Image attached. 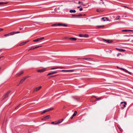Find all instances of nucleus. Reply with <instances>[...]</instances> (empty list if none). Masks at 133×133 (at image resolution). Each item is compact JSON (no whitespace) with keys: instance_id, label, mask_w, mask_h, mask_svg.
I'll use <instances>...</instances> for the list:
<instances>
[{"instance_id":"obj_44","label":"nucleus","mask_w":133,"mask_h":133,"mask_svg":"<svg viewBox=\"0 0 133 133\" xmlns=\"http://www.w3.org/2000/svg\"><path fill=\"white\" fill-rule=\"evenodd\" d=\"M96 11H97V12H99V11L98 9H97Z\"/></svg>"},{"instance_id":"obj_42","label":"nucleus","mask_w":133,"mask_h":133,"mask_svg":"<svg viewBox=\"0 0 133 133\" xmlns=\"http://www.w3.org/2000/svg\"><path fill=\"white\" fill-rule=\"evenodd\" d=\"M123 107H122V109L124 108V107H125V105H123Z\"/></svg>"},{"instance_id":"obj_34","label":"nucleus","mask_w":133,"mask_h":133,"mask_svg":"<svg viewBox=\"0 0 133 133\" xmlns=\"http://www.w3.org/2000/svg\"><path fill=\"white\" fill-rule=\"evenodd\" d=\"M82 15L81 14H79L78 15H77V17H81L82 16Z\"/></svg>"},{"instance_id":"obj_55","label":"nucleus","mask_w":133,"mask_h":133,"mask_svg":"<svg viewBox=\"0 0 133 133\" xmlns=\"http://www.w3.org/2000/svg\"><path fill=\"white\" fill-rule=\"evenodd\" d=\"M117 68H119V67L118 66H117Z\"/></svg>"},{"instance_id":"obj_41","label":"nucleus","mask_w":133,"mask_h":133,"mask_svg":"<svg viewBox=\"0 0 133 133\" xmlns=\"http://www.w3.org/2000/svg\"><path fill=\"white\" fill-rule=\"evenodd\" d=\"M83 10V9L82 8H80L79 10L80 11H81L82 10Z\"/></svg>"},{"instance_id":"obj_4","label":"nucleus","mask_w":133,"mask_h":133,"mask_svg":"<svg viewBox=\"0 0 133 133\" xmlns=\"http://www.w3.org/2000/svg\"><path fill=\"white\" fill-rule=\"evenodd\" d=\"M42 86H40L39 87H36L35 88L34 90V92H35L39 90L42 88Z\"/></svg>"},{"instance_id":"obj_12","label":"nucleus","mask_w":133,"mask_h":133,"mask_svg":"<svg viewBox=\"0 0 133 133\" xmlns=\"http://www.w3.org/2000/svg\"><path fill=\"white\" fill-rule=\"evenodd\" d=\"M101 19L103 20L104 21H109L108 19L106 17H102L101 18Z\"/></svg>"},{"instance_id":"obj_47","label":"nucleus","mask_w":133,"mask_h":133,"mask_svg":"<svg viewBox=\"0 0 133 133\" xmlns=\"http://www.w3.org/2000/svg\"><path fill=\"white\" fill-rule=\"evenodd\" d=\"M56 75H55V76H51V77H55V76H56Z\"/></svg>"},{"instance_id":"obj_46","label":"nucleus","mask_w":133,"mask_h":133,"mask_svg":"<svg viewBox=\"0 0 133 133\" xmlns=\"http://www.w3.org/2000/svg\"><path fill=\"white\" fill-rule=\"evenodd\" d=\"M120 54H118L117 55V56H119V55Z\"/></svg>"},{"instance_id":"obj_53","label":"nucleus","mask_w":133,"mask_h":133,"mask_svg":"<svg viewBox=\"0 0 133 133\" xmlns=\"http://www.w3.org/2000/svg\"><path fill=\"white\" fill-rule=\"evenodd\" d=\"M83 16H85V14H84V15H83Z\"/></svg>"},{"instance_id":"obj_16","label":"nucleus","mask_w":133,"mask_h":133,"mask_svg":"<svg viewBox=\"0 0 133 133\" xmlns=\"http://www.w3.org/2000/svg\"><path fill=\"white\" fill-rule=\"evenodd\" d=\"M41 46H36L34 48H31L30 49H29V50H28V51H29L30 50H33V49H36L37 48H39V47H41Z\"/></svg>"},{"instance_id":"obj_2","label":"nucleus","mask_w":133,"mask_h":133,"mask_svg":"<svg viewBox=\"0 0 133 133\" xmlns=\"http://www.w3.org/2000/svg\"><path fill=\"white\" fill-rule=\"evenodd\" d=\"M53 109H54V108H49V109H47L44 110L43 111V112H42L41 113V114H43L44 113H45L46 112H47V111H49L50 110H52Z\"/></svg>"},{"instance_id":"obj_20","label":"nucleus","mask_w":133,"mask_h":133,"mask_svg":"<svg viewBox=\"0 0 133 133\" xmlns=\"http://www.w3.org/2000/svg\"><path fill=\"white\" fill-rule=\"evenodd\" d=\"M69 12L70 13H75L76 12V11L75 10H70Z\"/></svg>"},{"instance_id":"obj_52","label":"nucleus","mask_w":133,"mask_h":133,"mask_svg":"<svg viewBox=\"0 0 133 133\" xmlns=\"http://www.w3.org/2000/svg\"><path fill=\"white\" fill-rule=\"evenodd\" d=\"M125 7L126 8H129L128 7H127V6H125Z\"/></svg>"},{"instance_id":"obj_21","label":"nucleus","mask_w":133,"mask_h":133,"mask_svg":"<svg viewBox=\"0 0 133 133\" xmlns=\"http://www.w3.org/2000/svg\"><path fill=\"white\" fill-rule=\"evenodd\" d=\"M40 41V39L39 38H37L36 39H35L33 40V41L34 42H38Z\"/></svg>"},{"instance_id":"obj_8","label":"nucleus","mask_w":133,"mask_h":133,"mask_svg":"<svg viewBox=\"0 0 133 133\" xmlns=\"http://www.w3.org/2000/svg\"><path fill=\"white\" fill-rule=\"evenodd\" d=\"M27 77L25 78H24L22 79L19 82V84L22 83L27 78Z\"/></svg>"},{"instance_id":"obj_18","label":"nucleus","mask_w":133,"mask_h":133,"mask_svg":"<svg viewBox=\"0 0 133 133\" xmlns=\"http://www.w3.org/2000/svg\"><path fill=\"white\" fill-rule=\"evenodd\" d=\"M63 71H64L66 72H69L71 71V72L73 71L74 70H62Z\"/></svg>"},{"instance_id":"obj_5","label":"nucleus","mask_w":133,"mask_h":133,"mask_svg":"<svg viewBox=\"0 0 133 133\" xmlns=\"http://www.w3.org/2000/svg\"><path fill=\"white\" fill-rule=\"evenodd\" d=\"M10 92V91H9L3 96V99L5 98L8 96V94Z\"/></svg>"},{"instance_id":"obj_23","label":"nucleus","mask_w":133,"mask_h":133,"mask_svg":"<svg viewBox=\"0 0 133 133\" xmlns=\"http://www.w3.org/2000/svg\"><path fill=\"white\" fill-rule=\"evenodd\" d=\"M9 36L13 35L15 34L14 32H10L9 33Z\"/></svg>"},{"instance_id":"obj_57","label":"nucleus","mask_w":133,"mask_h":133,"mask_svg":"<svg viewBox=\"0 0 133 133\" xmlns=\"http://www.w3.org/2000/svg\"><path fill=\"white\" fill-rule=\"evenodd\" d=\"M19 85V84L18 85H17V86H18V85Z\"/></svg>"},{"instance_id":"obj_58","label":"nucleus","mask_w":133,"mask_h":133,"mask_svg":"<svg viewBox=\"0 0 133 133\" xmlns=\"http://www.w3.org/2000/svg\"><path fill=\"white\" fill-rule=\"evenodd\" d=\"M1 51V50H0V51Z\"/></svg>"},{"instance_id":"obj_31","label":"nucleus","mask_w":133,"mask_h":133,"mask_svg":"<svg viewBox=\"0 0 133 133\" xmlns=\"http://www.w3.org/2000/svg\"><path fill=\"white\" fill-rule=\"evenodd\" d=\"M4 36L5 37L9 36V33L8 34H5L4 35Z\"/></svg>"},{"instance_id":"obj_25","label":"nucleus","mask_w":133,"mask_h":133,"mask_svg":"<svg viewBox=\"0 0 133 133\" xmlns=\"http://www.w3.org/2000/svg\"><path fill=\"white\" fill-rule=\"evenodd\" d=\"M131 30H127V29H125V30H123L122 31H125V32H128L130 31Z\"/></svg>"},{"instance_id":"obj_59","label":"nucleus","mask_w":133,"mask_h":133,"mask_svg":"<svg viewBox=\"0 0 133 133\" xmlns=\"http://www.w3.org/2000/svg\"><path fill=\"white\" fill-rule=\"evenodd\" d=\"M1 69V68H0V69Z\"/></svg>"},{"instance_id":"obj_15","label":"nucleus","mask_w":133,"mask_h":133,"mask_svg":"<svg viewBox=\"0 0 133 133\" xmlns=\"http://www.w3.org/2000/svg\"><path fill=\"white\" fill-rule=\"evenodd\" d=\"M94 98H91L90 100H91V101H92V102H95L96 101H97V100H98L99 99H101V98H97V99H96L95 100H94Z\"/></svg>"},{"instance_id":"obj_10","label":"nucleus","mask_w":133,"mask_h":133,"mask_svg":"<svg viewBox=\"0 0 133 133\" xmlns=\"http://www.w3.org/2000/svg\"><path fill=\"white\" fill-rule=\"evenodd\" d=\"M56 72H50L48 73V74L47 75V76H48L51 75H53L54 74H56L57 73Z\"/></svg>"},{"instance_id":"obj_50","label":"nucleus","mask_w":133,"mask_h":133,"mask_svg":"<svg viewBox=\"0 0 133 133\" xmlns=\"http://www.w3.org/2000/svg\"><path fill=\"white\" fill-rule=\"evenodd\" d=\"M80 6H78L77 7V8H80Z\"/></svg>"},{"instance_id":"obj_22","label":"nucleus","mask_w":133,"mask_h":133,"mask_svg":"<svg viewBox=\"0 0 133 133\" xmlns=\"http://www.w3.org/2000/svg\"><path fill=\"white\" fill-rule=\"evenodd\" d=\"M50 117V115H47L45 117H44V119H48Z\"/></svg>"},{"instance_id":"obj_38","label":"nucleus","mask_w":133,"mask_h":133,"mask_svg":"<svg viewBox=\"0 0 133 133\" xmlns=\"http://www.w3.org/2000/svg\"><path fill=\"white\" fill-rule=\"evenodd\" d=\"M77 15H72V17H75V16L77 17Z\"/></svg>"},{"instance_id":"obj_35","label":"nucleus","mask_w":133,"mask_h":133,"mask_svg":"<svg viewBox=\"0 0 133 133\" xmlns=\"http://www.w3.org/2000/svg\"><path fill=\"white\" fill-rule=\"evenodd\" d=\"M55 123H55L54 122H52L51 123V124H55V125H57V124H55Z\"/></svg>"},{"instance_id":"obj_33","label":"nucleus","mask_w":133,"mask_h":133,"mask_svg":"<svg viewBox=\"0 0 133 133\" xmlns=\"http://www.w3.org/2000/svg\"><path fill=\"white\" fill-rule=\"evenodd\" d=\"M83 59H85V60L89 61V59H90V58H84Z\"/></svg>"},{"instance_id":"obj_3","label":"nucleus","mask_w":133,"mask_h":133,"mask_svg":"<svg viewBox=\"0 0 133 133\" xmlns=\"http://www.w3.org/2000/svg\"><path fill=\"white\" fill-rule=\"evenodd\" d=\"M46 68H43L42 69H39L37 70V71L38 72H40L41 73L43 72L46 70Z\"/></svg>"},{"instance_id":"obj_1","label":"nucleus","mask_w":133,"mask_h":133,"mask_svg":"<svg viewBox=\"0 0 133 133\" xmlns=\"http://www.w3.org/2000/svg\"><path fill=\"white\" fill-rule=\"evenodd\" d=\"M52 26H67V25L66 24H64L61 23L55 24H52L51 25Z\"/></svg>"},{"instance_id":"obj_32","label":"nucleus","mask_w":133,"mask_h":133,"mask_svg":"<svg viewBox=\"0 0 133 133\" xmlns=\"http://www.w3.org/2000/svg\"><path fill=\"white\" fill-rule=\"evenodd\" d=\"M104 27V26L103 25L99 26H96V27L97 28L103 27Z\"/></svg>"},{"instance_id":"obj_9","label":"nucleus","mask_w":133,"mask_h":133,"mask_svg":"<svg viewBox=\"0 0 133 133\" xmlns=\"http://www.w3.org/2000/svg\"><path fill=\"white\" fill-rule=\"evenodd\" d=\"M103 40L104 41H106L108 43H111L113 41L112 40H106L104 39H103Z\"/></svg>"},{"instance_id":"obj_45","label":"nucleus","mask_w":133,"mask_h":133,"mask_svg":"<svg viewBox=\"0 0 133 133\" xmlns=\"http://www.w3.org/2000/svg\"><path fill=\"white\" fill-rule=\"evenodd\" d=\"M3 57L2 56L0 57V59H1Z\"/></svg>"},{"instance_id":"obj_54","label":"nucleus","mask_w":133,"mask_h":133,"mask_svg":"<svg viewBox=\"0 0 133 133\" xmlns=\"http://www.w3.org/2000/svg\"><path fill=\"white\" fill-rule=\"evenodd\" d=\"M22 29L20 28V30H22Z\"/></svg>"},{"instance_id":"obj_14","label":"nucleus","mask_w":133,"mask_h":133,"mask_svg":"<svg viewBox=\"0 0 133 133\" xmlns=\"http://www.w3.org/2000/svg\"><path fill=\"white\" fill-rule=\"evenodd\" d=\"M68 39L72 41H75L77 40V39L76 38L74 37L69 38H68Z\"/></svg>"},{"instance_id":"obj_43","label":"nucleus","mask_w":133,"mask_h":133,"mask_svg":"<svg viewBox=\"0 0 133 133\" xmlns=\"http://www.w3.org/2000/svg\"><path fill=\"white\" fill-rule=\"evenodd\" d=\"M3 30V29L1 28H0V31H2Z\"/></svg>"},{"instance_id":"obj_29","label":"nucleus","mask_w":133,"mask_h":133,"mask_svg":"<svg viewBox=\"0 0 133 133\" xmlns=\"http://www.w3.org/2000/svg\"><path fill=\"white\" fill-rule=\"evenodd\" d=\"M6 4V3L3 2H0V5H2V4Z\"/></svg>"},{"instance_id":"obj_7","label":"nucleus","mask_w":133,"mask_h":133,"mask_svg":"<svg viewBox=\"0 0 133 133\" xmlns=\"http://www.w3.org/2000/svg\"><path fill=\"white\" fill-rule=\"evenodd\" d=\"M29 41H27L26 42H22V43H21L20 44H19V45L20 46L23 45L25 44L26 43L28 42Z\"/></svg>"},{"instance_id":"obj_6","label":"nucleus","mask_w":133,"mask_h":133,"mask_svg":"<svg viewBox=\"0 0 133 133\" xmlns=\"http://www.w3.org/2000/svg\"><path fill=\"white\" fill-rule=\"evenodd\" d=\"M120 69H122V70H123L125 72H126L127 73H128L129 74H131V72H129L127 70H126L125 69L123 68H120Z\"/></svg>"},{"instance_id":"obj_49","label":"nucleus","mask_w":133,"mask_h":133,"mask_svg":"<svg viewBox=\"0 0 133 133\" xmlns=\"http://www.w3.org/2000/svg\"><path fill=\"white\" fill-rule=\"evenodd\" d=\"M64 38H68V39L69 38H67V37H65Z\"/></svg>"},{"instance_id":"obj_56","label":"nucleus","mask_w":133,"mask_h":133,"mask_svg":"<svg viewBox=\"0 0 133 133\" xmlns=\"http://www.w3.org/2000/svg\"><path fill=\"white\" fill-rule=\"evenodd\" d=\"M101 1H102V0H100Z\"/></svg>"},{"instance_id":"obj_17","label":"nucleus","mask_w":133,"mask_h":133,"mask_svg":"<svg viewBox=\"0 0 133 133\" xmlns=\"http://www.w3.org/2000/svg\"><path fill=\"white\" fill-rule=\"evenodd\" d=\"M116 49L119 51L124 52L125 51V50L122 49H119L118 48H116Z\"/></svg>"},{"instance_id":"obj_48","label":"nucleus","mask_w":133,"mask_h":133,"mask_svg":"<svg viewBox=\"0 0 133 133\" xmlns=\"http://www.w3.org/2000/svg\"><path fill=\"white\" fill-rule=\"evenodd\" d=\"M73 117H73V116H72V117L71 118V119H72V118H73Z\"/></svg>"},{"instance_id":"obj_19","label":"nucleus","mask_w":133,"mask_h":133,"mask_svg":"<svg viewBox=\"0 0 133 133\" xmlns=\"http://www.w3.org/2000/svg\"><path fill=\"white\" fill-rule=\"evenodd\" d=\"M23 73V71H21L19 73L17 74H16V75L17 76H19L21 75Z\"/></svg>"},{"instance_id":"obj_24","label":"nucleus","mask_w":133,"mask_h":133,"mask_svg":"<svg viewBox=\"0 0 133 133\" xmlns=\"http://www.w3.org/2000/svg\"><path fill=\"white\" fill-rule=\"evenodd\" d=\"M77 114V112L76 111H75L74 112V113L72 115L73 117H74Z\"/></svg>"},{"instance_id":"obj_30","label":"nucleus","mask_w":133,"mask_h":133,"mask_svg":"<svg viewBox=\"0 0 133 133\" xmlns=\"http://www.w3.org/2000/svg\"><path fill=\"white\" fill-rule=\"evenodd\" d=\"M120 17V16H118L117 17L116 19V20H119V18Z\"/></svg>"},{"instance_id":"obj_36","label":"nucleus","mask_w":133,"mask_h":133,"mask_svg":"<svg viewBox=\"0 0 133 133\" xmlns=\"http://www.w3.org/2000/svg\"><path fill=\"white\" fill-rule=\"evenodd\" d=\"M19 33H20V32L19 31L14 32L15 34Z\"/></svg>"},{"instance_id":"obj_51","label":"nucleus","mask_w":133,"mask_h":133,"mask_svg":"<svg viewBox=\"0 0 133 133\" xmlns=\"http://www.w3.org/2000/svg\"><path fill=\"white\" fill-rule=\"evenodd\" d=\"M102 4H104V2H102Z\"/></svg>"},{"instance_id":"obj_11","label":"nucleus","mask_w":133,"mask_h":133,"mask_svg":"<svg viewBox=\"0 0 133 133\" xmlns=\"http://www.w3.org/2000/svg\"><path fill=\"white\" fill-rule=\"evenodd\" d=\"M63 119H59L58 121V122L56 123L55 124H58L61 123L63 121Z\"/></svg>"},{"instance_id":"obj_13","label":"nucleus","mask_w":133,"mask_h":133,"mask_svg":"<svg viewBox=\"0 0 133 133\" xmlns=\"http://www.w3.org/2000/svg\"><path fill=\"white\" fill-rule=\"evenodd\" d=\"M64 68L63 67H54V68H52L51 69V70H54V69H63Z\"/></svg>"},{"instance_id":"obj_27","label":"nucleus","mask_w":133,"mask_h":133,"mask_svg":"<svg viewBox=\"0 0 133 133\" xmlns=\"http://www.w3.org/2000/svg\"><path fill=\"white\" fill-rule=\"evenodd\" d=\"M123 103H124V105H126L127 104V103L125 102H121V104H122Z\"/></svg>"},{"instance_id":"obj_37","label":"nucleus","mask_w":133,"mask_h":133,"mask_svg":"<svg viewBox=\"0 0 133 133\" xmlns=\"http://www.w3.org/2000/svg\"><path fill=\"white\" fill-rule=\"evenodd\" d=\"M39 38L40 39V40H41L43 39L44 38V37H42V38Z\"/></svg>"},{"instance_id":"obj_40","label":"nucleus","mask_w":133,"mask_h":133,"mask_svg":"<svg viewBox=\"0 0 133 133\" xmlns=\"http://www.w3.org/2000/svg\"><path fill=\"white\" fill-rule=\"evenodd\" d=\"M81 3H82L83 2H80V1H79L78 2V4H80Z\"/></svg>"},{"instance_id":"obj_39","label":"nucleus","mask_w":133,"mask_h":133,"mask_svg":"<svg viewBox=\"0 0 133 133\" xmlns=\"http://www.w3.org/2000/svg\"><path fill=\"white\" fill-rule=\"evenodd\" d=\"M20 105V104H19V105H18L17 107H16V108H15V109H17V108H18V107H19V106Z\"/></svg>"},{"instance_id":"obj_28","label":"nucleus","mask_w":133,"mask_h":133,"mask_svg":"<svg viewBox=\"0 0 133 133\" xmlns=\"http://www.w3.org/2000/svg\"><path fill=\"white\" fill-rule=\"evenodd\" d=\"M84 35L79 34V36L80 37H84Z\"/></svg>"},{"instance_id":"obj_26","label":"nucleus","mask_w":133,"mask_h":133,"mask_svg":"<svg viewBox=\"0 0 133 133\" xmlns=\"http://www.w3.org/2000/svg\"><path fill=\"white\" fill-rule=\"evenodd\" d=\"M89 37V35H87V34L84 35V37L87 38V37Z\"/></svg>"}]
</instances>
